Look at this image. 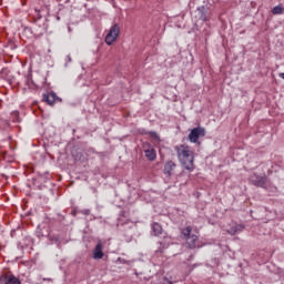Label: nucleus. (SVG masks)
I'll return each mask as SVG.
<instances>
[{
  "instance_id": "f257e3e1",
  "label": "nucleus",
  "mask_w": 284,
  "mask_h": 284,
  "mask_svg": "<svg viewBox=\"0 0 284 284\" xmlns=\"http://www.w3.org/2000/svg\"><path fill=\"white\" fill-rule=\"evenodd\" d=\"M178 160L184 170L194 172V151L187 144H180L174 146Z\"/></svg>"
},
{
  "instance_id": "f03ea898",
  "label": "nucleus",
  "mask_w": 284,
  "mask_h": 284,
  "mask_svg": "<svg viewBox=\"0 0 284 284\" xmlns=\"http://www.w3.org/2000/svg\"><path fill=\"white\" fill-rule=\"evenodd\" d=\"M181 234L183 239L186 241L189 250H196L199 247H203V245H201V242L199 241V236L192 234V226H186L182 229Z\"/></svg>"
},
{
  "instance_id": "7ed1b4c3",
  "label": "nucleus",
  "mask_w": 284,
  "mask_h": 284,
  "mask_svg": "<svg viewBox=\"0 0 284 284\" xmlns=\"http://www.w3.org/2000/svg\"><path fill=\"white\" fill-rule=\"evenodd\" d=\"M248 182L251 185H254L255 187H262L263 190H267L271 185L270 179H267V174H258V173H253L248 178Z\"/></svg>"
},
{
  "instance_id": "20e7f679",
  "label": "nucleus",
  "mask_w": 284,
  "mask_h": 284,
  "mask_svg": "<svg viewBox=\"0 0 284 284\" xmlns=\"http://www.w3.org/2000/svg\"><path fill=\"white\" fill-rule=\"evenodd\" d=\"M119 34H121V27L119 26V23H114L110 28L109 33L105 36L104 41L106 45H112V43H114V41L119 39Z\"/></svg>"
},
{
  "instance_id": "39448f33",
  "label": "nucleus",
  "mask_w": 284,
  "mask_h": 284,
  "mask_svg": "<svg viewBox=\"0 0 284 284\" xmlns=\"http://www.w3.org/2000/svg\"><path fill=\"white\" fill-rule=\"evenodd\" d=\"M201 136H205V128H194L189 134V141H191V143H199V139H201Z\"/></svg>"
},
{
  "instance_id": "423d86ee",
  "label": "nucleus",
  "mask_w": 284,
  "mask_h": 284,
  "mask_svg": "<svg viewBox=\"0 0 284 284\" xmlns=\"http://www.w3.org/2000/svg\"><path fill=\"white\" fill-rule=\"evenodd\" d=\"M176 168H179V165L174 161L169 160L164 163L163 174L170 179L176 174Z\"/></svg>"
},
{
  "instance_id": "0eeeda50",
  "label": "nucleus",
  "mask_w": 284,
  "mask_h": 284,
  "mask_svg": "<svg viewBox=\"0 0 284 284\" xmlns=\"http://www.w3.org/2000/svg\"><path fill=\"white\" fill-rule=\"evenodd\" d=\"M42 101H44V103H48V105H54V103H61V101L63 100L59 98L57 93L49 92L42 95Z\"/></svg>"
},
{
  "instance_id": "6e6552de",
  "label": "nucleus",
  "mask_w": 284,
  "mask_h": 284,
  "mask_svg": "<svg viewBox=\"0 0 284 284\" xmlns=\"http://www.w3.org/2000/svg\"><path fill=\"white\" fill-rule=\"evenodd\" d=\"M0 283H3V284H21V280H19L13 274H11V275L6 274L3 276H0Z\"/></svg>"
},
{
  "instance_id": "1a4fd4ad",
  "label": "nucleus",
  "mask_w": 284,
  "mask_h": 284,
  "mask_svg": "<svg viewBox=\"0 0 284 284\" xmlns=\"http://www.w3.org/2000/svg\"><path fill=\"white\" fill-rule=\"evenodd\" d=\"M103 256H104L103 244H101V242H99L93 250V258L101 260V258H103Z\"/></svg>"
},
{
  "instance_id": "9d476101",
  "label": "nucleus",
  "mask_w": 284,
  "mask_h": 284,
  "mask_svg": "<svg viewBox=\"0 0 284 284\" xmlns=\"http://www.w3.org/2000/svg\"><path fill=\"white\" fill-rule=\"evenodd\" d=\"M197 12L200 14V21H203L204 23L209 21L210 18L207 17V8L205 6L199 7Z\"/></svg>"
},
{
  "instance_id": "9b49d317",
  "label": "nucleus",
  "mask_w": 284,
  "mask_h": 284,
  "mask_svg": "<svg viewBox=\"0 0 284 284\" xmlns=\"http://www.w3.org/2000/svg\"><path fill=\"white\" fill-rule=\"evenodd\" d=\"M144 154L148 161H156V150L154 148L144 150Z\"/></svg>"
},
{
  "instance_id": "f8f14e48",
  "label": "nucleus",
  "mask_w": 284,
  "mask_h": 284,
  "mask_svg": "<svg viewBox=\"0 0 284 284\" xmlns=\"http://www.w3.org/2000/svg\"><path fill=\"white\" fill-rule=\"evenodd\" d=\"M151 230L155 236H161V234H163V226L158 222L151 224Z\"/></svg>"
},
{
  "instance_id": "ddd939ff",
  "label": "nucleus",
  "mask_w": 284,
  "mask_h": 284,
  "mask_svg": "<svg viewBox=\"0 0 284 284\" xmlns=\"http://www.w3.org/2000/svg\"><path fill=\"white\" fill-rule=\"evenodd\" d=\"M272 14H284L283 4H277L271 10Z\"/></svg>"
},
{
  "instance_id": "4468645a",
  "label": "nucleus",
  "mask_w": 284,
  "mask_h": 284,
  "mask_svg": "<svg viewBox=\"0 0 284 284\" xmlns=\"http://www.w3.org/2000/svg\"><path fill=\"white\" fill-rule=\"evenodd\" d=\"M0 79H3L4 81H8V79H10V70L8 69H2L0 71Z\"/></svg>"
},
{
  "instance_id": "2eb2a0df",
  "label": "nucleus",
  "mask_w": 284,
  "mask_h": 284,
  "mask_svg": "<svg viewBox=\"0 0 284 284\" xmlns=\"http://www.w3.org/2000/svg\"><path fill=\"white\" fill-rule=\"evenodd\" d=\"M163 250H165V245L160 242V247L155 251V254H163Z\"/></svg>"
},
{
  "instance_id": "dca6fc26",
  "label": "nucleus",
  "mask_w": 284,
  "mask_h": 284,
  "mask_svg": "<svg viewBox=\"0 0 284 284\" xmlns=\"http://www.w3.org/2000/svg\"><path fill=\"white\" fill-rule=\"evenodd\" d=\"M149 136H151V139H155L156 141H159V134L154 131H150Z\"/></svg>"
},
{
  "instance_id": "f3484780",
  "label": "nucleus",
  "mask_w": 284,
  "mask_h": 284,
  "mask_svg": "<svg viewBox=\"0 0 284 284\" xmlns=\"http://www.w3.org/2000/svg\"><path fill=\"white\" fill-rule=\"evenodd\" d=\"M230 234H236V229H232V230L230 231Z\"/></svg>"
},
{
  "instance_id": "a211bd4d",
  "label": "nucleus",
  "mask_w": 284,
  "mask_h": 284,
  "mask_svg": "<svg viewBox=\"0 0 284 284\" xmlns=\"http://www.w3.org/2000/svg\"><path fill=\"white\" fill-rule=\"evenodd\" d=\"M278 77L284 80V73H280Z\"/></svg>"
},
{
  "instance_id": "6ab92c4d",
  "label": "nucleus",
  "mask_w": 284,
  "mask_h": 284,
  "mask_svg": "<svg viewBox=\"0 0 284 284\" xmlns=\"http://www.w3.org/2000/svg\"><path fill=\"white\" fill-rule=\"evenodd\" d=\"M30 81H31V83H33L32 80L30 78H28L27 83L30 84Z\"/></svg>"
},
{
  "instance_id": "aec40b11",
  "label": "nucleus",
  "mask_w": 284,
  "mask_h": 284,
  "mask_svg": "<svg viewBox=\"0 0 284 284\" xmlns=\"http://www.w3.org/2000/svg\"><path fill=\"white\" fill-rule=\"evenodd\" d=\"M13 116H19V112H13Z\"/></svg>"
},
{
  "instance_id": "412c9836",
  "label": "nucleus",
  "mask_w": 284,
  "mask_h": 284,
  "mask_svg": "<svg viewBox=\"0 0 284 284\" xmlns=\"http://www.w3.org/2000/svg\"><path fill=\"white\" fill-rule=\"evenodd\" d=\"M38 34H43V32H40V33H38Z\"/></svg>"
}]
</instances>
